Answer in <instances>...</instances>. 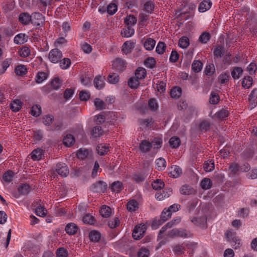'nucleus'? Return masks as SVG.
Here are the masks:
<instances>
[{
    "label": "nucleus",
    "mask_w": 257,
    "mask_h": 257,
    "mask_svg": "<svg viewBox=\"0 0 257 257\" xmlns=\"http://www.w3.org/2000/svg\"><path fill=\"white\" fill-rule=\"evenodd\" d=\"M140 84L139 80L136 77H132L128 80V85L133 89L137 88Z\"/></svg>",
    "instance_id": "obj_27"
},
{
    "label": "nucleus",
    "mask_w": 257,
    "mask_h": 257,
    "mask_svg": "<svg viewBox=\"0 0 257 257\" xmlns=\"http://www.w3.org/2000/svg\"><path fill=\"white\" fill-rule=\"evenodd\" d=\"M219 96L218 94L215 92H211L209 99V102L211 104H216L218 103Z\"/></svg>",
    "instance_id": "obj_56"
},
{
    "label": "nucleus",
    "mask_w": 257,
    "mask_h": 257,
    "mask_svg": "<svg viewBox=\"0 0 257 257\" xmlns=\"http://www.w3.org/2000/svg\"><path fill=\"white\" fill-rule=\"evenodd\" d=\"M184 247L182 245H175L173 247L174 252L178 255L182 254L184 253Z\"/></svg>",
    "instance_id": "obj_60"
},
{
    "label": "nucleus",
    "mask_w": 257,
    "mask_h": 257,
    "mask_svg": "<svg viewBox=\"0 0 257 257\" xmlns=\"http://www.w3.org/2000/svg\"><path fill=\"white\" fill-rule=\"evenodd\" d=\"M111 213V208L107 206H102L100 210V213L103 217H109Z\"/></svg>",
    "instance_id": "obj_36"
},
{
    "label": "nucleus",
    "mask_w": 257,
    "mask_h": 257,
    "mask_svg": "<svg viewBox=\"0 0 257 257\" xmlns=\"http://www.w3.org/2000/svg\"><path fill=\"white\" fill-rule=\"evenodd\" d=\"M135 33L134 29L131 26H127L123 29L121 32V35L126 38L131 37Z\"/></svg>",
    "instance_id": "obj_17"
},
{
    "label": "nucleus",
    "mask_w": 257,
    "mask_h": 257,
    "mask_svg": "<svg viewBox=\"0 0 257 257\" xmlns=\"http://www.w3.org/2000/svg\"><path fill=\"white\" fill-rule=\"evenodd\" d=\"M61 84V80L58 78H56L51 81V86L52 88L56 90H57L60 88Z\"/></svg>",
    "instance_id": "obj_63"
},
{
    "label": "nucleus",
    "mask_w": 257,
    "mask_h": 257,
    "mask_svg": "<svg viewBox=\"0 0 257 257\" xmlns=\"http://www.w3.org/2000/svg\"><path fill=\"white\" fill-rule=\"evenodd\" d=\"M146 74V70L143 67H139L135 72V77L139 80L144 79Z\"/></svg>",
    "instance_id": "obj_20"
},
{
    "label": "nucleus",
    "mask_w": 257,
    "mask_h": 257,
    "mask_svg": "<svg viewBox=\"0 0 257 257\" xmlns=\"http://www.w3.org/2000/svg\"><path fill=\"white\" fill-rule=\"evenodd\" d=\"M125 61L120 58L116 59L113 63V66L117 70H122L123 68L125 66Z\"/></svg>",
    "instance_id": "obj_18"
},
{
    "label": "nucleus",
    "mask_w": 257,
    "mask_h": 257,
    "mask_svg": "<svg viewBox=\"0 0 257 257\" xmlns=\"http://www.w3.org/2000/svg\"><path fill=\"white\" fill-rule=\"evenodd\" d=\"M146 226L144 224H140L137 225L132 233L133 238L135 239H140L141 238L146 232Z\"/></svg>",
    "instance_id": "obj_2"
},
{
    "label": "nucleus",
    "mask_w": 257,
    "mask_h": 257,
    "mask_svg": "<svg viewBox=\"0 0 257 257\" xmlns=\"http://www.w3.org/2000/svg\"><path fill=\"white\" fill-rule=\"evenodd\" d=\"M110 188L112 192L119 193L123 188L122 183L120 181H115L113 182L110 186Z\"/></svg>",
    "instance_id": "obj_14"
},
{
    "label": "nucleus",
    "mask_w": 257,
    "mask_h": 257,
    "mask_svg": "<svg viewBox=\"0 0 257 257\" xmlns=\"http://www.w3.org/2000/svg\"><path fill=\"white\" fill-rule=\"evenodd\" d=\"M107 188L106 183L103 181H99L93 184L92 186V190L94 192L103 193Z\"/></svg>",
    "instance_id": "obj_5"
},
{
    "label": "nucleus",
    "mask_w": 257,
    "mask_h": 257,
    "mask_svg": "<svg viewBox=\"0 0 257 257\" xmlns=\"http://www.w3.org/2000/svg\"><path fill=\"white\" fill-rule=\"evenodd\" d=\"M212 2L210 0H204L202 2L198 7V10L201 13L205 12L210 9Z\"/></svg>",
    "instance_id": "obj_12"
},
{
    "label": "nucleus",
    "mask_w": 257,
    "mask_h": 257,
    "mask_svg": "<svg viewBox=\"0 0 257 257\" xmlns=\"http://www.w3.org/2000/svg\"><path fill=\"white\" fill-rule=\"evenodd\" d=\"M22 103L19 99L14 100L11 104V108L13 111L17 112L22 107Z\"/></svg>",
    "instance_id": "obj_29"
},
{
    "label": "nucleus",
    "mask_w": 257,
    "mask_h": 257,
    "mask_svg": "<svg viewBox=\"0 0 257 257\" xmlns=\"http://www.w3.org/2000/svg\"><path fill=\"white\" fill-rule=\"evenodd\" d=\"M139 207V203L136 200H131L127 203V209L130 212L135 211Z\"/></svg>",
    "instance_id": "obj_19"
},
{
    "label": "nucleus",
    "mask_w": 257,
    "mask_h": 257,
    "mask_svg": "<svg viewBox=\"0 0 257 257\" xmlns=\"http://www.w3.org/2000/svg\"><path fill=\"white\" fill-rule=\"evenodd\" d=\"M243 70L241 67H234L231 71V74L232 78L234 79H238L242 75Z\"/></svg>",
    "instance_id": "obj_26"
},
{
    "label": "nucleus",
    "mask_w": 257,
    "mask_h": 257,
    "mask_svg": "<svg viewBox=\"0 0 257 257\" xmlns=\"http://www.w3.org/2000/svg\"><path fill=\"white\" fill-rule=\"evenodd\" d=\"M152 147L154 149L160 148L162 144V140L160 138H155L151 142Z\"/></svg>",
    "instance_id": "obj_44"
},
{
    "label": "nucleus",
    "mask_w": 257,
    "mask_h": 257,
    "mask_svg": "<svg viewBox=\"0 0 257 257\" xmlns=\"http://www.w3.org/2000/svg\"><path fill=\"white\" fill-rule=\"evenodd\" d=\"M103 133L102 128L100 126H96L92 129V136L94 138L99 137Z\"/></svg>",
    "instance_id": "obj_51"
},
{
    "label": "nucleus",
    "mask_w": 257,
    "mask_h": 257,
    "mask_svg": "<svg viewBox=\"0 0 257 257\" xmlns=\"http://www.w3.org/2000/svg\"><path fill=\"white\" fill-rule=\"evenodd\" d=\"M202 68V63L200 61H194L192 65V69L195 72H199Z\"/></svg>",
    "instance_id": "obj_43"
},
{
    "label": "nucleus",
    "mask_w": 257,
    "mask_h": 257,
    "mask_svg": "<svg viewBox=\"0 0 257 257\" xmlns=\"http://www.w3.org/2000/svg\"><path fill=\"white\" fill-rule=\"evenodd\" d=\"M182 89L179 87H175L173 88L170 92V95L171 97L173 98H179L181 94Z\"/></svg>",
    "instance_id": "obj_38"
},
{
    "label": "nucleus",
    "mask_w": 257,
    "mask_h": 257,
    "mask_svg": "<svg viewBox=\"0 0 257 257\" xmlns=\"http://www.w3.org/2000/svg\"><path fill=\"white\" fill-rule=\"evenodd\" d=\"M210 36L208 33L204 32L199 37V41L202 44L206 43L210 39Z\"/></svg>",
    "instance_id": "obj_58"
},
{
    "label": "nucleus",
    "mask_w": 257,
    "mask_h": 257,
    "mask_svg": "<svg viewBox=\"0 0 257 257\" xmlns=\"http://www.w3.org/2000/svg\"><path fill=\"white\" fill-rule=\"evenodd\" d=\"M200 186L201 188L204 190L210 189L212 186L211 180L209 178L203 179L200 183Z\"/></svg>",
    "instance_id": "obj_37"
},
{
    "label": "nucleus",
    "mask_w": 257,
    "mask_h": 257,
    "mask_svg": "<svg viewBox=\"0 0 257 257\" xmlns=\"http://www.w3.org/2000/svg\"><path fill=\"white\" fill-rule=\"evenodd\" d=\"M107 80L110 83L115 84L119 81V76L116 73H112L109 75Z\"/></svg>",
    "instance_id": "obj_50"
},
{
    "label": "nucleus",
    "mask_w": 257,
    "mask_h": 257,
    "mask_svg": "<svg viewBox=\"0 0 257 257\" xmlns=\"http://www.w3.org/2000/svg\"><path fill=\"white\" fill-rule=\"evenodd\" d=\"M90 152L84 149H80L77 153V157L81 160L87 158L90 155Z\"/></svg>",
    "instance_id": "obj_35"
},
{
    "label": "nucleus",
    "mask_w": 257,
    "mask_h": 257,
    "mask_svg": "<svg viewBox=\"0 0 257 257\" xmlns=\"http://www.w3.org/2000/svg\"><path fill=\"white\" fill-rule=\"evenodd\" d=\"M19 19L23 24L27 25L31 21V16L28 13H22L19 16Z\"/></svg>",
    "instance_id": "obj_25"
},
{
    "label": "nucleus",
    "mask_w": 257,
    "mask_h": 257,
    "mask_svg": "<svg viewBox=\"0 0 257 257\" xmlns=\"http://www.w3.org/2000/svg\"><path fill=\"white\" fill-rule=\"evenodd\" d=\"M179 233H178V237H182V238H190L192 236V234L188 230L183 229H179Z\"/></svg>",
    "instance_id": "obj_41"
},
{
    "label": "nucleus",
    "mask_w": 257,
    "mask_h": 257,
    "mask_svg": "<svg viewBox=\"0 0 257 257\" xmlns=\"http://www.w3.org/2000/svg\"><path fill=\"white\" fill-rule=\"evenodd\" d=\"M31 113L34 116H38L41 113V107L39 105H35L32 106L31 110Z\"/></svg>",
    "instance_id": "obj_42"
},
{
    "label": "nucleus",
    "mask_w": 257,
    "mask_h": 257,
    "mask_svg": "<svg viewBox=\"0 0 257 257\" xmlns=\"http://www.w3.org/2000/svg\"><path fill=\"white\" fill-rule=\"evenodd\" d=\"M54 117L51 115H46L43 118V122L46 126H50L53 123Z\"/></svg>",
    "instance_id": "obj_54"
},
{
    "label": "nucleus",
    "mask_w": 257,
    "mask_h": 257,
    "mask_svg": "<svg viewBox=\"0 0 257 257\" xmlns=\"http://www.w3.org/2000/svg\"><path fill=\"white\" fill-rule=\"evenodd\" d=\"M89 238L92 241L98 242L101 238V234L96 230L91 231L89 233Z\"/></svg>",
    "instance_id": "obj_33"
},
{
    "label": "nucleus",
    "mask_w": 257,
    "mask_h": 257,
    "mask_svg": "<svg viewBox=\"0 0 257 257\" xmlns=\"http://www.w3.org/2000/svg\"><path fill=\"white\" fill-rule=\"evenodd\" d=\"M172 194V190L171 188L165 189L163 192H158L155 197L158 200H162L165 198L169 197Z\"/></svg>",
    "instance_id": "obj_10"
},
{
    "label": "nucleus",
    "mask_w": 257,
    "mask_h": 257,
    "mask_svg": "<svg viewBox=\"0 0 257 257\" xmlns=\"http://www.w3.org/2000/svg\"><path fill=\"white\" fill-rule=\"evenodd\" d=\"M62 57V52L57 49H52L49 52V59L52 63H58Z\"/></svg>",
    "instance_id": "obj_4"
},
{
    "label": "nucleus",
    "mask_w": 257,
    "mask_h": 257,
    "mask_svg": "<svg viewBox=\"0 0 257 257\" xmlns=\"http://www.w3.org/2000/svg\"><path fill=\"white\" fill-rule=\"evenodd\" d=\"M224 52V48L222 46H218L214 51V55L217 58H221L223 55Z\"/></svg>",
    "instance_id": "obj_55"
},
{
    "label": "nucleus",
    "mask_w": 257,
    "mask_h": 257,
    "mask_svg": "<svg viewBox=\"0 0 257 257\" xmlns=\"http://www.w3.org/2000/svg\"><path fill=\"white\" fill-rule=\"evenodd\" d=\"M20 55L24 58L28 57L30 54V49L29 47L24 46L19 51Z\"/></svg>",
    "instance_id": "obj_49"
},
{
    "label": "nucleus",
    "mask_w": 257,
    "mask_h": 257,
    "mask_svg": "<svg viewBox=\"0 0 257 257\" xmlns=\"http://www.w3.org/2000/svg\"><path fill=\"white\" fill-rule=\"evenodd\" d=\"M117 10V7L115 4H109L107 8V13L111 15H113L116 13Z\"/></svg>",
    "instance_id": "obj_59"
},
{
    "label": "nucleus",
    "mask_w": 257,
    "mask_h": 257,
    "mask_svg": "<svg viewBox=\"0 0 257 257\" xmlns=\"http://www.w3.org/2000/svg\"><path fill=\"white\" fill-rule=\"evenodd\" d=\"M182 169L178 166H173L169 170L170 176L173 178H177L182 174Z\"/></svg>",
    "instance_id": "obj_13"
},
{
    "label": "nucleus",
    "mask_w": 257,
    "mask_h": 257,
    "mask_svg": "<svg viewBox=\"0 0 257 257\" xmlns=\"http://www.w3.org/2000/svg\"><path fill=\"white\" fill-rule=\"evenodd\" d=\"M191 221L196 225L203 228L206 227L207 217L205 215L198 218L193 217Z\"/></svg>",
    "instance_id": "obj_9"
},
{
    "label": "nucleus",
    "mask_w": 257,
    "mask_h": 257,
    "mask_svg": "<svg viewBox=\"0 0 257 257\" xmlns=\"http://www.w3.org/2000/svg\"><path fill=\"white\" fill-rule=\"evenodd\" d=\"M26 36L24 34L17 35L14 39V43L16 44H22L26 42Z\"/></svg>",
    "instance_id": "obj_30"
},
{
    "label": "nucleus",
    "mask_w": 257,
    "mask_h": 257,
    "mask_svg": "<svg viewBox=\"0 0 257 257\" xmlns=\"http://www.w3.org/2000/svg\"><path fill=\"white\" fill-rule=\"evenodd\" d=\"M169 144L172 148H177L180 144V139L176 137H172L169 140Z\"/></svg>",
    "instance_id": "obj_52"
},
{
    "label": "nucleus",
    "mask_w": 257,
    "mask_h": 257,
    "mask_svg": "<svg viewBox=\"0 0 257 257\" xmlns=\"http://www.w3.org/2000/svg\"><path fill=\"white\" fill-rule=\"evenodd\" d=\"M166 47V45L164 42H159L157 45L156 51L159 54H162L165 52Z\"/></svg>",
    "instance_id": "obj_53"
},
{
    "label": "nucleus",
    "mask_w": 257,
    "mask_h": 257,
    "mask_svg": "<svg viewBox=\"0 0 257 257\" xmlns=\"http://www.w3.org/2000/svg\"><path fill=\"white\" fill-rule=\"evenodd\" d=\"M156 167L158 170H163L166 167V162L164 159L160 158L156 160Z\"/></svg>",
    "instance_id": "obj_28"
},
{
    "label": "nucleus",
    "mask_w": 257,
    "mask_h": 257,
    "mask_svg": "<svg viewBox=\"0 0 257 257\" xmlns=\"http://www.w3.org/2000/svg\"><path fill=\"white\" fill-rule=\"evenodd\" d=\"M156 45V41L152 38H148L144 43V46L148 51L152 50Z\"/></svg>",
    "instance_id": "obj_15"
},
{
    "label": "nucleus",
    "mask_w": 257,
    "mask_h": 257,
    "mask_svg": "<svg viewBox=\"0 0 257 257\" xmlns=\"http://www.w3.org/2000/svg\"><path fill=\"white\" fill-rule=\"evenodd\" d=\"M77 229L78 228L77 225L73 223L68 224L65 227V230L66 232L71 235L76 233L77 231Z\"/></svg>",
    "instance_id": "obj_22"
},
{
    "label": "nucleus",
    "mask_w": 257,
    "mask_h": 257,
    "mask_svg": "<svg viewBox=\"0 0 257 257\" xmlns=\"http://www.w3.org/2000/svg\"><path fill=\"white\" fill-rule=\"evenodd\" d=\"M94 85L97 89L102 88L104 86L103 78L100 76L96 77L94 80Z\"/></svg>",
    "instance_id": "obj_24"
},
{
    "label": "nucleus",
    "mask_w": 257,
    "mask_h": 257,
    "mask_svg": "<svg viewBox=\"0 0 257 257\" xmlns=\"http://www.w3.org/2000/svg\"><path fill=\"white\" fill-rule=\"evenodd\" d=\"M75 142L74 137L71 134L67 135L63 139V143L67 147H70Z\"/></svg>",
    "instance_id": "obj_31"
},
{
    "label": "nucleus",
    "mask_w": 257,
    "mask_h": 257,
    "mask_svg": "<svg viewBox=\"0 0 257 257\" xmlns=\"http://www.w3.org/2000/svg\"><path fill=\"white\" fill-rule=\"evenodd\" d=\"M252 82L253 80L250 76H245L242 81V86L244 88H249L252 86Z\"/></svg>",
    "instance_id": "obj_32"
},
{
    "label": "nucleus",
    "mask_w": 257,
    "mask_h": 257,
    "mask_svg": "<svg viewBox=\"0 0 257 257\" xmlns=\"http://www.w3.org/2000/svg\"><path fill=\"white\" fill-rule=\"evenodd\" d=\"M83 221L86 224H92L94 222V218L93 216L90 214H86L84 216Z\"/></svg>",
    "instance_id": "obj_62"
},
{
    "label": "nucleus",
    "mask_w": 257,
    "mask_h": 257,
    "mask_svg": "<svg viewBox=\"0 0 257 257\" xmlns=\"http://www.w3.org/2000/svg\"><path fill=\"white\" fill-rule=\"evenodd\" d=\"M152 187L155 190H160L164 186V182L161 180H157L152 183Z\"/></svg>",
    "instance_id": "obj_57"
},
{
    "label": "nucleus",
    "mask_w": 257,
    "mask_h": 257,
    "mask_svg": "<svg viewBox=\"0 0 257 257\" xmlns=\"http://www.w3.org/2000/svg\"><path fill=\"white\" fill-rule=\"evenodd\" d=\"M27 68L24 65H18L15 68L16 73L20 76H22L27 72Z\"/></svg>",
    "instance_id": "obj_45"
},
{
    "label": "nucleus",
    "mask_w": 257,
    "mask_h": 257,
    "mask_svg": "<svg viewBox=\"0 0 257 257\" xmlns=\"http://www.w3.org/2000/svg\"><path fill=\"white\" fill-rule=\"evenodd\" d=\"M152 147V144L147 140L143 141L140 145V149L142 152H148Z\"/></svg>",
    "instance_id": "obj_21"
},
{
    "label": "nucleus",
    "mask_w": 257,
    "mask_h": 257,
    "mask_svg": "<svg viewBox=\"0 0 257 257\" xmlns=\"http://www.w3.org/2000/svg\"><path fill=\"white\" fill-rule=\"evenodd\" d=\"M124 22L127 26L132 27L136 24L137 19L134 16L130 15L126 17Z\"/></svg>",
    "instance_id": "obj_40"
},
{
    "label": "nucleus",
    "mask_w": 257,
    "mask_h": 257,
    "mask_svg": "<svg viewBox=\"0 0 257 257\" xmlns=\"http://www.w3.org/2000/svg\"><path fill=\"white\" fill-rule=\"evenodd\" d=\"M94 105L97 109H103L105 108V104L104 101L99 98H96L94 101Z\"/></svg>",
    "instance_id": "obj_48"
},
{
    "label": "nucleus",
    "mask_w": 257,
    "mask_h": 257,
    "mask_svg": "<svg viewBox=\"0 0 257 257\" xmlns=\"http://www.w3.org/2000/svg\"><path fill=\"white\" fill-rule=\"evenodd\" d=\"M136 42L133 40H130L125 42L122 47V51L125 54H130L135 47Z\"/></svg>",
    "instance_id": "obj_8"
},
{
    "label": "nucleus",
    "mask_w": 257,
    "mask_h": 257,
    "mask_svg": "<svg viewBox=\"0 0 257 257\" xmlns=\"http://www.w3.org/2000/svg\"><path fill=\"white\" fill-rule=\"evenodd\" d=\"M56 171L58 174L64 177H66L69 173L67 166L63 163H58L56 165Z\"/></svg>",
    "instance_id": "obj_6"
},
{
    "label": "nucleus",
    "mask_w": 257,
    "mask_h": 257,
    "mask_svg": "<svg viewBox=\"0 0 257 257\" xmlns=\"http://www.w3.org/2000/svg\"><path fill=\"white\" fill-rule=\"evenodd\" d=\"M14 174L11 171H8L6 172L3 176V180L7 183H10L14 177Z\"/></svg>",
    "instance_id": "obj_39"
},
{
    "label": "nucleus",
    "mask_w": 257,
    "mask_h": 257,
    "mask_svg": "<svg viewBox=\"0 0 257 257\" xmlns=\"http://www.w3.org/2000/svg\"><path fill=\"white\" fill-rule=\"evenodd\" d=\"M189 44V40L187 37L183 36L179 40L178 45L182 49H186Z\"/></svg>",
    "instance_id": "obj_23"
},
{
    "label": "nucleus",
    "mask_w": 257,
    "mask_h": 257,
    "mask_svg": "<svg viewBox=\"0 0 257 257\" xmlns=\"http://www.w3.org/2000/svg\"><path fill=\"white\" fill-rule=\"evenodd\" d=\"M35 213L38 216L44 217L47 214V210L43 207L39 206L36 209Z\"/></svg>",
    "instance_id": "obj_64"
},
{
    "label": "nucleus",
    "mask_w": 257,
    "mask_h": 257,
    "mask_svg": "<svg viewBox=\"0 0 257 257\" xmlns=\"http://www.w3.org/2000/svg\"><path fill=\"white\" fill-rule=\"evenodd\" d=\"M203 168L206 172H211L214 168V162L212 161H208L204 164Z\"/></svg>",
    "instance_id": "obj_46"
},
{
    "label": "nucleus",
    "mask_w": 257,
    "mask_h": 257,
    "mask_svg": "<svg viewBox=\"0 0 257 257\" xmlns=\"http://www.w3.org/2000/svg\"><path fill=\"white\" fill-rule=\"evenodd\" d=\"M31 158L34 161H38L44 157V152L43 150L37 148L35 149L31 153Z\"/></svg>",
    "instance_id": "obj_11"
},
{
    "label": "nucleus",
    "mask_w": 257,
    "mask_h": 257,
    "mask_svg": "<svg viewBox=\"0 0 257 257\" xmlns=\"http://www.w3.org/2000/svg\"><path fill=\"white\" fill-rule=\"evenodd\" d=\"M172 212L170 210V209H164L161 214V219L154 220L152 223V226L155 229H156L159 226L170 218Z\"/></svg>",
    "instance_id": "obj_1"
},
{
    "label": "nucleus",
    "mask_w": 257,
    "mask_h": 257,
    "mask_svg": "<svg viewBox=\"0 0 257 257\" xmlns=\"http://www.w3.org/2000/svg\"><path fill=\"white\" fill-rule=\"evenodd\" d=\"M90 94L89 91L82 90L79 93V97L82 101H87L90 97Z\"/></svg>",
    "instance_id": "obj_61"
},
{
    "label": "nucleus",
    "mask_w": 257,
    "mask_h": 257,
    "mask_svg": "<svg viewBox=\"0 0 257 257\" xmlns=\"http://www.w3.org/2000/svg\"><path fill=\"white\" fill-rule=\"evenodd\" d=\"M97 150L100 155H104L109 151V147L106 144H99L97 146Z\"/></svg>",
    "instance_id": "obj_34"
},
{
    "label": "nucleus",
    "mask_w": 257,
    "mask_h": 257,
    "mask_svg": "<svg viewBox=\"0 0 257 257\" xmlns=\"http://www.w3.org/2000/svg\"><path fill=\"white\" fill-rule=\"evenodd\" d=\"M60 61V66L62 69H68L71 65V60L68 58H64Z\"/></svg>",
    "instance_id": "obj_47"
},
{
    "label": "nucleus",
    "mask_w": 257,
    "mask_h": 257,
    "mask_svg": "<svg viewBox=\"0 0 257 257\" xmlns=\"http://www.w3.org/2000/svg\"><path fill=\"white\" fill-rule=\"evenodd\" d=\"M48 78V74L44 72L39 71L37 73L35 81L37 83L40 84L42 83L44 80H46Z\"/></svg>",
    "instance_id": "obj_16"
},
{
    "label": "nucleus",
    "mask_w": 257,
    "mask_h": 257,
    "mask_svg": "<svg viewBox=\"0 0 257 257\" xmlns=\"http://www.w3.org/2000/svg\"><path fill=\"white\" fill-rule=\"evenodd\" d=\"M30 191V187L29 185L24 184L21 185L17 191H13L12 194L16 198H19L22 195L28 194Z\"/></svg>",
    "instance_id": "obj_3"
},
{
    "label": "nucleus",
    "mask_w": 257,
    "mask_h": 257,
    "mask_svg": "<svg viewBox=\"0 0 257 257\" xmlns=\"http://www.w3.org/2000/svg\"><path fill=\"white\" fill-rule=\"evenodd\" d=\"M44 21L42 15L39 13H33L31 16V22L35 26H39L41 25Z\"/></svg>",
    "instance_id": "obj_7"
}]
</instances>
